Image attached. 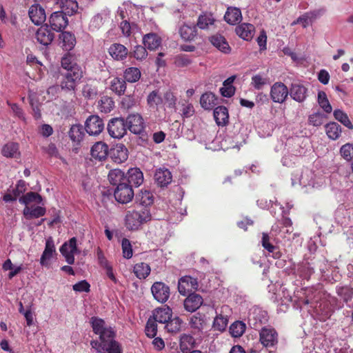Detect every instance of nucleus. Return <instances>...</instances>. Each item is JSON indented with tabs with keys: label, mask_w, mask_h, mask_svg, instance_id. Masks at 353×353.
Masks as SVG:
<instances>
[{
	"label": "nucleus",
	"mask_w": 353,
	"mask_h": 353,
	"mask_svg": "<svg viewBox=\"0 0 353 353\" xmlns=\"http://www.w3.org/2000/svg\"><path fill=\"white\" fill-rule=\"evenodd\" d=\"M152 214L150 209L141 208L127 211L125 221L127 229L130 230H138L143 223L150 221Z\"/></svg>",
	"instance_id": "obj_1"
},
{
	"label": "nucleus",
	"mask_w": 353,
	"mask_h": 353,
	"mask_svg": "<svg viewBox=\"0 0 353 353\" xmlns=\"http://www.w3.org/2000/svg\"><path fill=\"white\" fill-rule=\"evenodd\" d=\"M60 87L61 90L71 92L74 91L76 86L83 77L81 67H74L72 70L61 73Z\"/></svg>",
	"instance_id": "obj_2"
},
{
	"label": "nucleus",
	"mask_w": 353,
	"mask_h": 353,
	"mask_svg": "<svg viewBox=\"0 0 353 353\" xmlns=\"http://www.w3.org/2000/svg\"><path fill=\"white\" fill-rule=\"evenodd\" d=\"M90 323L93 332L99 335V341H103L104 339L115 338V330L112 327H106L103 319L97 316H92L90 319Z\"/></svg>",
	"instance_id": "obj_3"
},
{
	"label": "nucleus",
	"mask_w": 353,
	"mask_h": 353,
	"mask_svg": "<svg viewBox=\"0 0 353 353\" xmlns=\"http://www.w3.org/2000/svg\"><path fill=\"white\" fill-rule=\"evenodd\" d=\"M107 130L111 137L118 139L123 138L128 132L125 120L122 117L110 119L108 123Z\"/></svg>",
	"instance_id": "obj_4"
},
{
	"label": "nucleus",
	"mask_w": 353,
	"mask_h": 353,
	"mask_svg": "<svg viewBox=\"0 0 353 353\" xmlns=\"http://www.w3.org/2000/svg\"><path fill=\"white\" fill-rule=\"evenodd\" d=\"M125 122L127 129H129L131 133L137 135H142L144 132L145 125L140 114L132 113L128 114Z\"/></svg>",
	"instance_id": "obj_5"
},
{
	"label": "nucleus",
	"mask_w": 353,
	"mask_h": 353,
	"mask_svg": "<svg viewBox=\"0 0 353 353\" xmlns=\"http://www.w3.org/2000/svg\"><path fill=\"white\" fill-rule=\"evenodd\" d=\"M259 341L264 347H274L279 342L278 332L273 327H263L259 332Z\"/></svg>",
	"instance_id": "obj_6"
},
{
	"label": "nucleus",
	"mask_w": 353,
	"mask_h": 353,
	"mask_svg": "<svg viewBox=\"0 0 353 353\" xmlns=\"http://www.w3.org/2000/svg\"><path fill=\"white\" fill-rule=\"evenodd\" d=\"M113 194L116 201L121 203H129L134 196L132 185L128 183L115 187Z\"/></svg>",
	"instance_id": "obj_7"
},
{
	"label": "nucleus",
	"mask_w": 353,
	"mask_h": 353,
	"mask_svg": "<svg viewBox=\"0 0 353 353\" xmlns=\"http://www.w3.org/2000/svg\"><path fill=\"white\" fill-rule=\"evenodd\" d=\"M289 94V89L287 85L281 81L275 82L270 88V95L274 103H284Z\"/></svg>",
	"instance_id": "obj_8"
},
{
	"label": "nucleus",
	"mask_w": 353,
	"mask_h": 353,
	"mask_svg": "<svg viewBox=\"0 0 353 353\" xmlns=\"http://www.w3.org/2000/svg\"><path fill=\"white\" fill-rule=\"evenodd\" d=\"M103 120L97 114H92L85 120V130L89 135H99L103 130Z\"/></svg>",
	"instance_id": "obj_9"
},
{
	"label": "nucleus",
	"mask_w": 353,
	"mask_h": 353,
	"mask_svg": "<svg viewBox=\"0 0 353 353\" xmlns=\"http://www.w3.org/2000/svg\"><path fill=\"white\" fill-rule=\"evenodd\" d=\"M199 284L198 279L190 275H185L179 280L178 290L181 295L185 296L188 293H192L193 290L198 289Z\"/></svg>",
	"instance_id": "obj_10"
},
{
	"label": "nucleus",
	"mask_w": 353,
	"mask_h": 353,
	"mask_svg": "<svg viewBox=\"0 0 353 353\" xmlns=\"http://www.w3.org/2000/svg\"><path fill=\"white\" fill-rule=\"evenodd\" d=\"M60 253L65 258L70 265L74 263V254L77 252V239L72 237L68 242H65L59 249Z\"/></svg>",
	"instance_id": "obj_11"
},
{
	"label": "nucleus",
	"mask_w": 353,
	"mask_h": 353,
	"mask_svg": "<svg viewBox=\"0 0 353 353\" xmlns=\"http://www.w3.org/2000/svg\"><path fill=\"white\" fill-rule=\"evenodd\" d=\"M61 10L52 12L48 22L52 30L61 32L68 24V19Z\"/></svg>",
	"instance_id": "obj_12"
},
{
	"label": "nucleus",
	"mask_w": 353,
	"mask_h": 353,
	"mask_svg": "<svg viewBox=\"0 0 353 353\" xmlns=\"http://www.w3.org/2000/svg\"><path fill=\"white\" fill-rule=\"evenodd\" d=\"M154 299L159 303L166 302L170 296V287L163 282H156L151 288Z\"/></svg>",
	"instance_id": "obj_13"
},
{
	"label": "nucleus",
	"mask_w": 353,
	"mask_h": 353,
	"mask_svg": "<svg viewBox=\"0 0 353 353\" xmlns=\"http://www.w3.org/2000/svg\"><path fill=\"white\" fill-rule=\"evenodd\" d=\"M290 97L298 103H303L308 96V89L300 83H292L289 89Z\"/></svg>",
	"instance_id": "obj_14"
},
{
	"label": "nucleus",
	"mask_w": 353,
	"mask_h": 353,
	"mask_svg": "<svg viewBox=\"0 0 353 353\" xmlns=\"http://www.w3.org/2000/svg\"><path fill=\"white\" fill-rule=\"evenodd\" d=\"M203 303V297L194 291L190 293L185 301H183V307H185V310L187 312L192 313L196 312Z\"/></svg>",
	"instance_id": "obj_15"
},
{
	"label": "nucleus",
	"mask_w": 353,
	"mask_h": 353,
	"mask_svg": "<svg viewBox=\"0 0 353 353\" xmlns=\"http://www.w3.org/2000/svg\"><path fill=\"white\" fill-rule=\"evenodd\" d=\"M29 18L35 25H41L46 20L45 9L39 4L32 5L29 8Z\"/></svg>",
	"instance_id": "obj_16"
},
{
	"label": "nucleus",
	"mask_w": 353,
	"mask_h": 353,
	"mask_svg": "<svg viewBox=\"0 0 353 353\" xmlns=\"http://www.w3.org/2000/svg\"><path fill=\"white\" fill-rule=\"evenodd\" d=\"M111 157L114 163H122L126 161L129 157L128 148L123 143H117L110 152Z\"/></svg>",
	"instance_id": "obj_17"
},
{
	"label": "nucleus",
	"mask_w": 353,
	"mask_h": 353,
	"mask_svg": "<svg viewBox=\"0 0 353 353\" xmlns=\"http://www.w3.org/2000/svg\"><path fill=\"white\" fill-rule=\"evenodd\" d=\"M36 37L39 43L48 46L52 42L54 34L48 29V25L45 24L39 28L36 33Z\"/></svg>",
	"instance_id": "obj_18"
},
{
	"label": "nucleus",
	"mask_w": 353,
	"mask_h": 353,
	"mask_svg": "<svg viewBox=\"0 0 353 353\" xmlns=\"http://www.w3.org/2000/svg\"><path fill=\"white\" fill-rule=\"evenodd\" d=\"M91 156L99 161H103L108 154V147L105 143L99 141L93 145L90 150Z\"/></svg>",
	"instance_id": "obj_19"
},
{
	"label": "nucleus",
	"mask_w": 353,
	"mask_h": 353,
	"mask_svg": "<svg viewBox=\"0 0 353 353\" xmlns=\"http://www.w3.org/2000/svg\"><path fill=\"white\" fill-rule=\"evenodd\" d=\"M143 181V175L140 168H132L128 170L126 175V183L128 184L139 186Z\"/></svg>",
	"instance_id": "obj_20"
},
{
	"label": "nucleus",
	"mask_w": 353,
	"mask_h": 353,
	"mask_svg": "<svg viewBox=\"0 0 353 353\" xmlns=\"http://www.w3.org/2000/svg\"><path fill=\"white\" fill-rule=\"evenodd\" d=\"M236 33L245 40H250L254 35V26L252 23H243L236 28Z\"/></svg>",
	"instance_id": "obj_21"
},
{
	"label": "nucleus",
	"mask_w": 353,
	"mask_h": 353,
	"mask_svg": "<svg viewBox=\"0 0 353 353\" xmlns=\"http://www.w3.org/2000/svg\"><path fill=\"white\" fill-rule=\"evenodd\" d=\"M154 198L153 194L148 190H141L136 195V202L139 203L142 208H148L153 205Z\"/></svg>",
	"instance_id": "obj_22"
},
{
	"label": "nucleus",
	"mask_w": 353,
	"mask_h": 353,
	"mask_svg": "<svg viewBox=\"0 0 353 353\" xmlns=\"http://www.w3.org/2000/svg\"><path fill=\"white\" fill-rule=\"evenodd\" d=\"M1 154L6 157L19 159L21 157L19 143L8 142L1 148Z\"/></svg>",
	"instance_id": "obj_23"
},
{
	"label": "nucleus",
	"mask_w": 353,
	"mask_h": 353,
	"mask_svg": "<svg viewBox=\"0 0 353 353\" xmlns=\"http://www.w3.org/2000/svg\"><path fill=\"white\" fill-rule=\"evenodd\" d=\"M143 43L150 50H155L161 44V38L157 33H148L143 37Z\"/></svg>",
	"instance_id": "obj_24"
},
{
	"label": "nucleus",
	"mask_w": 353,
	"mask_h": 353,
	"mask_svg": "<svg viewBox=\"0 0 353 353\" xmlns=\"http://www.w3.org/2000/svg\"><path fill=\"white\" fill-rule=\"evenodd\" d=\"M46 211V208L41 206H26L23 210V214L25 219L31 220V219H39V217L44 216Z\"/></svg>",
	"instance_id": "obj_25"
},
{
	"label": "nucleus",
	"mask_w": 353,
	"mask_h": 353,
	"mask_svg": "<svg viewBox=\"0 0 353 353\" xmlns=\"http://www.w3.org/2000/svg\"><path fill=\"white\" fill-rule=\"evenodd\" d=\"M108 51L112 59L117 61L125 59L129 52L125 46L119 43L112 44Z\"/></svg>",
	"instance_id": "obj_26"
},
{
	"label": "nucleus",
	"mask_w": 353,
	"mask_h": 353,
	"mask_svg": "<svg viewBox=\"0 0 353 353\" xmlns=\"http://www.w3.org/2000/svg\"><path fill=\"white\" fill-rule=\"evenodd\" d=\"M210 42L213 46L224 53H229L231 48L228 43L227 39L221 34H214L210 37Z\"/></svg>",
	"instance_id": "obj_27"
},
{
	"label": "nucleus",
	"mask_w": 353,
	"mask_h": 353,
	"mask_svg": "<svg viewBox=\"0 0 353 353\" xmlns=\"http://www.w3.org/2000/svg\"><path fill=\"white\" fill-rule=\"evenodd\" d=\"M213 116L218 125L224 126L228 124L229 114L225 106H218L214 109Z\"/></svg>",
	"instance_id": "obj_28"
},
{
	"label": "nucleus",
	"mask_w": 353,
	"mask_h": 353,
	"mask_svg": "<svg viewBox=\"0 0 353 353\" xmlns=\"http://www.w3.org/2000/svg\"><path fill=\"white\" fill-rule=\"evenodd\" d=\"M217 103V97L211 92H205L200 97V105L205 110H212Z\"/></svg>",
	"instance_id": "obj_29"
},
{
	"label": "nucleus",
	"mask_w": 353,
	"mask_h": 353,
	"mask_svg": "<svg viewBox=\"0 0 353 353\" xmlns=\"http://www.w3.org/2000/svg\"><path fill=\"white\" fill-rule=\"evenodd\" d=\"M154 177L157 183L160 186H166L172 181V174L168 169L157 170Z\"/></svg>",
	"instance_id": "obj_30"
},
{
	"label": "nucleus",
	"mask_w": 353,
	"mask_h": 353,
	"mask_svg": "<svg viewBox=\"0 0 353 353\" xmlns=\"http://www.w3.org/2000/svg\"><path fill=\"white\" fill-rule=\"evenodd\" d=\"M108 179L110 183L115 187L126 183V176L120 169L111 170L108 174Z\"/></svg>",
	"instance_id": "obj_31"
},
{
	"label": "nucleus",
	"mask_w": 353,
	"mask_h": 353,
	"mask_svg": "<svg viewBox=\"0 0 353 353\" xmlns=\"http://www.w3.org/2000/svg\"><path fill=\"white\" fill-rule=\"evenodd\" d=\"M205 324V315L200 312H197L192 315L189 321V325L190 327L199 332L202 331Z\"/></svg>",
	"instance_id": "obj_32"
},
{
	"label": "nucleus",
	"mask_w": 353,
	"mask_h": 353,
	"mask_svg": "<svg viewBox=\"0 0 353 353\" xmlns=\"http://www.w3.org/2000/svg\"><path fill=\"white\" fill-rule=\"evenodd\" d=\"M85 128L81 124L72 125L68 133L71 141L80 143L85 136Z\"/></svg>",
	"instance_id": "obj_33"
},
{
	"label": "nucleus",
	"mask_w": 353,
	"mask_h": 353,
	"mask_svg": "<svg viewBox=\"0 0 353 353\" xmlns=\"http://www.w3.org/2000/svg\"><path fill=\"white\" fill-rule=\"evenodd\" d=\"M55 252L56 249L54 241L52 237H49L46 241L44 252L40 260L41 264L42 265H46L47 264L46 260L50 259Z\"/></svg>",
	"instance_id": "obj_34"
},
{
	"label": "nucleus",
	"mask_w": 353,
	"mask_h": 353,
	"mask_svg": "<svg viewBox=\"0 0 353 353\" xmlns=\"http://www.w3.org/2000/svg\"><path fill=\"white\" fill-rule=\"evenodd\" d=\"M172 316L170 307L157 309L153 314V319L157 323H167Z\"/></svg>",
	"instance_id": "obj_35"
},
{
	"label": "nucleus",
	"mask_w": 353,
	"mask_h": 353,
	"mask_svg": "<svg viewBox=\"0 0 353 353\" xmlns=\"http://www.w3.org/2000/svg\"><path fill=\"white\" fill-rule=\"evenodd\" d=\"M59 39L62 41V47L65 50H71L76 44V38L74 35L70 32H62L59 35Z\"/></svg>",
	"instance_id": "obj_36"
},
{
	"label": "nucleus",
	"mask_w": 353,
	"mask_h": 353,
	"mask_svg": "<svg viewBox=\"0 0 353 353\" xmlns=\"http://www.w3.org/2000/svg\"><path fill=\"white\" fill-rule=\"evenodd\" d=\"M127 89L126 81L119 77H114L110 82V90L118 95L124 94Z\"/></svg>",
	"instance_id": "obj_37"
},
{
	"label": "nucleus",
	"mask_w": 353,
	"mask_h": 353,
	"mask_svg": "<svg viewBox=\"0 0 353 353\" xmlns=\"http://www.w3.org/2000/svg\"><path fill=\"white\" fill-rule=\"evenodd\" d=\"M225 20L230 24H235L241 19V9L237 8H229L225 14Z\"/></svg>",
	"instance_id": "obj_38"
},
{
	"label": "nucleus",
	"mask_w": 353,
	"mask_h": 353,
	"mask_svg": "<svg viewBox=\"0 0 353 353\" xmlns=\"http://www.w3.org/2000/svg\"><path fill=\"white\" fill-rule=\"evenodd\" d=\"M61 8L64 14L72 16L77 12L78 3L76 0H62Z\"/></svg>",
	"instance_id": "obj_39"
},
{
	"label": "nucleus",
	"mask_w": 353,
	"mask_h": 353,
	"mask_svg": "<svg viewBox=\"0 0 353 353\" xmlns=\"http://www.w3.org/2000/svg\"><path fill=\"white\" fill-rule=\"evenodd\" d=\"M123 77L125 81L134 83L141 79V72L140 69L137 67H129L125 70Z\"/></svg>",
	"instance_id": "obj_40"
},
{
	"label": "nucleus",
	"mask_w": 353,
	"mask_h": 353,
	"mask_svg": "<svg viewBox=\"0 0 353 353\" xmlns=\"http://www.w3.org/2000/svg\"><path fill=\"white\" fill-rule=\"evenodd\" d=\"M196 345V340L192 335H183L180 339V349L182 352L187 353Z\"/></svg>",
	"instance_id": "obj_41"
},
{
	"label": "nucleus",
	"mask_w": 353,
	"mask_h": 353,
	"mask_svg": "<svg viewBox=\"0 0 353 353\" xmlns=\"http://www.w3.org/2000/svg\"><path fill=\"white\" fill-rule=\"evenodd\" d=\"M179 33L183 40L191 41L196 36V28L195 26L183 24L179 30Z\"/></svg>",
	"instance_id": "obj_42"
},
{
	"label": "nucleus",
	"mask_w": 353,
	"mask_h": 353,
	"mask_svg": "<svg viewBox=\"0 0 353 353\" xmlns=\"http://www.w3.org/2000/svg\"><path fill=\"white\" fill-rule=\"evenodd\" d=\"M245 324L240 320H237L230 325L229 332L233 338H240L245 332Z\"/></svg>",
	"instance_id": "obj_43"
},
{
	"label": "nucleus",
	"mask_w": 353,
	"mask_h": 353,
	"mask_svg": "<svg viewBox=\"0 0 353 353\" xmlns=\"http://www.w3.org/2000/svg\"><path fill=\"white\" fill-rule=\"evenodd\" d=\"M151 271L149 265L140 262L134 266L133 272L139 279H145L148 276Z\"/></svg>",
	"instance_id": "obj_44"
},
{
	"label": "nucleus",
	"mask_w": 353,
	"mask_h": 353,
	"mask_svg": "<svg viewBox=\"0 0 353 353\" xmlns=\"http://www.w3.org/2000/svg\"><path fill=\"white\" fill-rule=\"evenodd\" d=\"M325 132L327 137L333 140L339 138L341 133V128L339 124L336 122H330L325 126Z\"/></svg>",
	"instance_id": "obj_45"
},
{
	"label": "nucleus",
	"mask_w": 353,
	"mask_h": 353,
	"mask_svg": "<svg viewBox=\"0 0 353 353\" xmlns=\"http://www.w3.org/2000/svg\"><path fill=\"white\" fill-rule=\"evenodd\" d=\"M114 104L115 103L112 97L102 96L98 103L99 110L104 113L110 112L113 110Z\"/></svg>",
	"instance_id": "obj_46"
},
{
	"label": "nucleus",
	"mask_w": 353,
	"mask_h": 353,
	"mask_svg": "<svg viewBox=\"0 0 353 353\" xmlns=\"http://www.w3.org/2000/svg\"><path fill=\"white\" fill-rule=\"evenodd\" d=\"M42 200L43 198L39 194L33 192H29L19 199V201L26 206H30V203L34 201L37 203H41Z\"/></svg>",
	"instance_id": "obj_47"
},
{
	"label": "nucleus",
	"mask_w": 353,
	"mask_h": 353,
	"mask_svg": "<svg viewBox=\"0 0 353 353\" xmlns=\"http://www.w3.org/2000/svg\"><path fill=\"white\" fill-rule=\"evenodd\" d=\"M296 272L300 278L305 280H310L314 273V270L311 268L309 262H305L298 266Z\"/></svg>",
	"instance_id": "obj_48"
},
{
	"label": "nucleus",
	"mask_w": 353,
	"mask_h": 353,
	"mask_svg": "<svg viewBox=\"0 0 353 353\" xmlns=\"http://www.w3.org/2000/svg\"><path fill=\"white\" fill-rule=\"evenodd\" d=\"M214 19L212 14L205 12L203 14L199 16L197 19V27L201 30H207L209 28L210 25H213Z\"/></svg>",
	"instance_id": "obj_49"
},
{
	"label": "nucleus",
	"mask_w": 353,
	"mask_h": 353,
	"mask_svg": "<svg viewBox=\"0 0 353 353\" xmlns=\"http://www.w3.org/2000/svg\"><path fill=\"white\" fill-rule=\"evenodd\" d=\"M228 323V319L227 316L219 314L214 317L212 323V327L215 330L223 332L227 328Z\"/></svg>",
	"instance_id": "obj_50"
},
{
	"label": "nucleus",
	"mask_w": 353,
	"mask_h": 353,
	"mask_svg": "<svg viewBox=\"0 0 353 353\" xmlns=\"http://www.w3.org/2000/svg\"><path fill=\"white\" fill-rule=\"evenodd\" d=\"M114 339H108L104 348L105 349L104 353H123L121 345Z\"/></svg>",
	"instance_id": "obj_51"
},
{
	"label": "nucleus",
	"mask_w": 353,
	"mask_h": 353,
	"mask_svg": "<svg viewBox=\"0 0 353 353\" xmlns=\"http://www.w3.org/2000/svg\"><path fill=\"white\" fill-rule=\"evenodd\" d=\"M61 65L65 71L72 70L74 67H81L74 62V57L70 53H67L63 57Z\"/></svg>",
	"instance_id": "obj_52"
},
{
	"label": "nucleus",
	"mask_w": 353,
	"mask_h": 353,
	"mask_svg": "<svg viewBox=\"0 0 353 353\" xmlns=\"http://www.w3.org/2000/svg\"><path fill=\"white\" fill-rule=\"evenodd\" d=\"M268 83V79L263 74H258L252 77L251 84L255 90H260Z\"/></svg>",
	"instance_id": "obj_53"
},
{
	"label": "nucleus",
	"mask_w": 353,
	"mask_h": 353,
	"mask_svg": "<svg viewBox=\"0 0 353 353\" xmlns=\"http://www.w3.org/2000/svg\"><path fill=\"white\" fill-rule=\"evenodd\" d=\"M318 103L322 109L327 113H330L332 110V105H330L327 95L324 91H319L318 92Z\"/></svg>",
	"instance_id": "obj_54"
},
{
	"label": "nucleus",
	"mask_w": 353,
	"mask_h": 353,
	"mask_svg": "<svg viewBox=\"0 0 353 353\" xmlns=\"http://www.w3.org/2000/svg\"><path fill=\"white\" fill-rule=\"evenodd\" d=\"M334 116L336 121L341 122L345 126L350 129L353 128L352 123L350 120L347 114L341 110H335L334 112Z\"/></svg>",
	"instance_id": "obj_55"
},
{
	"label": "nucleus",
	"mask_w": 353,
	"mask_h": 353,
	"mask_svg": "<svg viewBox=\"0 0 353 353\" xmlns=\"http://www.w3.org/2000/svg\"><path fill=\"white\" fill-rule=\"evenodd\" d=\"M182 324V320L176 316L174 318H171L166 323L165 327L168 332L172 333H175L179 332L181 330Z\"/></svg>",
	"instance_id": "obj_56"
},
{
	"label": "nucleus",
	"mask_w": 353,
	"mask_h": 353,
	"mask_svg": "<svg viewBox=\"0 0 353 353\" xmlns=\"http://www.w3.org/2000/svg\"><path fill=\"white\" fill-rule=\"evenodd\" d=\"M98 90L96 85L85 83L82 88V94L85 99H92L97 95Z\"/></svg>",
	"instance_id": "obj_57"
},
{
	"label": "nucleus",
	"mask_w": 353,
	"mask_h": 353,
	"mask_svg": "<svg viewBox=\"0 0 353 353\" xmlns=\"http://www.w3.org/2000/svg\"><path fill=\"white\" fill-rule=\"evenodd\" d=\"M157 322L153 318H149L145 327L146 336L151 339L154 338L157 336Z\"/></svg>",
	"instance_id": "obj_58"
},
{
	"label": "nucleus",
	"mask_w": 353,
	"mask_h": 353,
	"mask_svg": "<svg viewBox=\"0 0 353 353\" xmlns=\"http://www.w3.org/2000/svg\"><path fill=\"white\" fill-rule=\"evenodd\" d=\"M44 150L50 157L58 158L62 163L67 164L66 160L59 154V150L54 143H50Z\"/></svg>",
	"instance_id": "obj_59"
},
{
	"label": "nucleus",
	"mask_w": 353,
	"mask_h": 353,
	"mask_svg": "<svg viewBox=\"0 0 353 353\" xmlns=\"http://www.w3.org/2000/svg\"><path fill=\"white\" fill-rule=\"evenodd\" d=\"M182 109L181 110V115L183 118H190L193 116L195 112L194 106L188 101H181Z\"/></svg>",
	"instance_id": "obj_60"
},
{
	"label": "nucleus",
	"mask_w": 353,
	"mask_h": 353,
	"mask_svg": "<svg viewBox=\"0 0 353 353\" xmlns=\"http://www.w3.org/2000/svg\"><path fill=\"white\" fill-rule=\"evenodd\" d=\"M174 63L176 67H186L192 63L189 55L185 54H178L175 57Z\"/></svg>",
	"instance_id": "obj_61"
},
{
	"label": "nucleus",
	"mask_w": 353,
	"mask_h": 353,
	"mask_svg": "<svg viewBox=\"0 0 353 353\" xmlns=\"http://www.w3.org/2000/svg\"><path fill=\"white\" fill-rule=\"evenodd\" d=\"M340 153L346 161H352L353 158V145L350 143H345L341 148Z\"/></svg>",
	"instance_id": "obj_62"
},
{
	"label": "nucleus",
	"mask_w": 353,
	"mask_h": 353,
	"mask_svg": "<svg viewBox=\"0 0 353 353\" xmlns=\"http://www.w3.org/2000/svg\"><path fill=\"white\" fill-rule=\"evenodd\" d=\"M121 245L123 256L126 259L131 258L132 256V249L129 239H123L122 240Z\"/></svg>",
	"instance_id": "obj_63"
},
{
	"label": "nucleus",
	"mask_w": 353,
	"mask_h": 353,
	"mask_svg": "<svg viewBox=\"0 0 353 353\" xmlns=\"http://www.w3.org/2000/svg\"><path fill=\"white\" fill-rule=\"evenodd\" d=\"M145 46H137L133 51V56L137 60H143L147 57L148 52Z\"/></svg>",
	"instance_id": "obj_64"
}]
</instances>
